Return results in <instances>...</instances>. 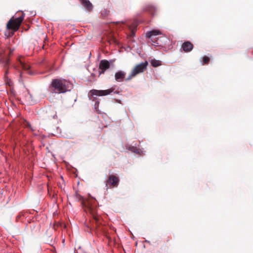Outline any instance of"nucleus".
<instances>
[{"mask_svg":"<svg viewBox=\"0 0 253 253\" xmlns=\"http://www.w3.org/2000/svg\"><path fill=\"white\" fill-rule=\"evenodd\" d=\"M52 93H64L70 91L73 88V84L69 81L63 78L53 79L49 86Z\"/></svg>","mask_w":253,"mask_h":253,"instance_id":"obj_1","label":"nucleus"},{"mask_svg":"<svg viewBox=\"0 0 253 253\" xmlns=\"http://www.w3.org/2000/svg\"><path fill=\"white\" fill-rule=\"evenodd\" d=\"M13 51L14 49H6L5 51H3V54L5 55H10L13 52ZM2 51L3 52V50L1 49V51H0L1 56L0 59V63L1 64V66L4 70L3 80L6 85H8L9 86H11L13 85V83L11 79L8 77V75L9 73L8 69L10 66V59L8 57L2 56Z\"/></svg>","mask_w":253,"mask_h":253,"instance_id":"obj_2","label":"nucleus"},{"mask_svg":"<svg viewBox=\"0 0 253 253\" xmlns=\"http://www.w3.org/2000/svg\"><path fill=\"white\" fill-rule=\"evenodd\" d=\"M115 88L111 87L106 90H97V89H91L88 93V96L90 100L95 102L97 100H99L97 96H106L110 94L112 92H114V94H119L120 92L119 91H114Z\"/></svg>","mask_w":253,"mask_h":253,"instance_id":"obj_3","label":"nucleus"},{"mask_svg":"<svg viewBox=\"0 0 253 253\" xmlns=\"http://www.w3.org/2000/svg\"><path fill=\"white\" fill-rule=\"evenodd\" d=\"M24 16L25 14L23 13L21 16L15 18V19L14 18V17H12L7 24V28L8 29H12L14 30H18L24 19Z\"/></svg>","mask_w":253,"mask_h":253,"instance_id":"obj_4","label":"nucleus"},{"mask_svg":"<svg viewBox=\"0 0 253 253\" xmlns=\"http://www.w3.org/2000/svg\"><path fill=\"white\" fill-rule=\"evenodd\" d=\"M13 67L16 70H19L21 68L23 70L27 71L28 74L31 75L32 74V73L30 71H29V69L30 68V65L25 63V61L22 57H19L18 58L16 63L13 65Z\"/></svg>","mask_w":253,"mask_h":253,"instance_id":"obj_5","label":"nucleus"},{"mask_svg":"<svg viewBox=\"0 0 253 253\" xmlns=\"http://www.w3.org/2000/svg\"><path fill=\"white\" fill-rule=\"evenodd\" d=\"M148 64V62L146 61L144 62H142L137 65L132 70V76H136L138 74L143 72L146 69Z\"/></svg>","mask_w":253,"mask_h":253,"instance_id":"obj_6","label":"nucleus"},{"mask_svg":"<svg viewBox=\"0 0 253 253\" xmlns=\"http://www.w3.org/2000/svg\"><path fill=\"white\" fill-rule=\"evenodd\" d=\"M110 67L109 62L106 60H102L99 64V73L104 74L105 71Z\"/></svg>","mask_w":253,"mask_h":253,"instance_id":"obj_7","label":"nucleus"},{"mask_svg":"<svg viewBox=\"0 0 253 253\" xmlns=\"http://www.w3.org/2000/svg\"><path fill=\"white\" fill-rule=\"evenodd\" d=\"M126 73L123 71H120L116 73L115 75V79L116 81L121 82L124 81L125 76Z\"/></svg>","mask_w":253,"mask_h":253,"instance_id":"obj_8","label":"nucleus"},{"mask_svg":"<svg viewBox=\"0 0 253 253\" xmlns=\"http://www.w3.org/2000/svg\"><path fill=\"white\" fill-rule=\"evenodd\" d=\"M193 48V45L189 41L185 42L182 45V48L185 52H190Z\"/></svg>","mask_w":253,"mask_h":253,"instance_id":"obj_9","label":"nucleus"},{"mask_svg":"<svg viewBox=\"0 0 253 253\" xmlns=\"http://www.w3.org/2000/svg\"><path fill=\"white\" fill-rule=\"evenodd\" d=\"M81 4L84 6L88 11H91L93 9V5L89 0H80Z\"/></svg>","mask_w":253,"mask_h":253,"instance_id":"obj_10","label":"nucleus"},{"mask_svg":"<svg viewBox=\"0 0 253 253\" xmlns=\"http://www.w3.org/2000/svg\"><path fill=\"white\" fill-rule=\"evenodd\" d=\"M108 182L114 186H117L119 183V179L115 175H110L108 179Z\"/></svg>","mask_w":253,"mask_h":253,"instance_id":"obj_11","label":"nucleus"},{"mask_svg":"<svg viewBox=\"0 0 253 253\" xmlns=\"http://www.w3.org/2000/svg\"><path fill=\"white\" fill-rule=\"evenodd\" d=\"M143 10L148 12L151 14L154 15L155 12L157 11V9L155 6L153 5H148L143 8Z\"/></svg>","mask_w":253,"mask_h":253,"instance_id":"obj_12","label":"nucleus"},{"mask_svg":"<svg viewBox=\"0 0 253 253\" xmlns=\"http://www.w3.org/2000/svg\"><path fill=\"white\" fill-rule=\"evenodd\" d=\"M161 34V32L159 30H152L147 32L146 34V37L147 38H150L153 36H157Z\"/></svg>","mask_w":253,"mask_h":253,"instance_id":"obj_13","label":"nucleus"},{"mask_svg":"<svg viewBox=\"0 0 253 253\" xmlns=\"http://www.w3.org/2000/svg\"><path fill=\"white\" fill-rule=\"evenodd\" d=\"M127 149L133 153L139 154L141 150L137 148L136 147L133 146H130L127 147Z\"/></svg>","mask_w":253,"mask_h":253,"instance_id":"obj_14","label":"nucleus"},{"mask_svg":"<svg viewBox=\"0 0 253 253\" xmlns=\"http://www.w3.org/2000/svg\"><path fill=\"white\" fill-rule=\"evenodd\" d=\"M151 64L152 66L154 67H157L161 65L160 62L159 60H152L151 61Z\"/></svg>","mask_w":253,"mask_h":253,"instance_id":"obj_15","label":"nucleus"},{"mask_svg":"<svg viewBox=\"0 0 253 253\" xmlns=\"http://www.w3.org/2000/svg\"><path fill=\"white\" fill-rule=\"evenodd\" d=\"M209 61H210L209 57H208L207 56H204L203 57V60L202 61V65L207 64L209 63Z\"/></svg>","mask_w":253,"mask_h":253,"instance_id":"obj_16","label":"nucleus"},{"mask_svg":"<svg viewBox=\"0 0 253 253\" xmlns=\"http://www.w3.org/2000/svg\"><path fill=\"white\" fill-rule=\"evenodd\" d=\"M92 215L93 219L95 220L96 222H98L99 220V216L97 214H96L94 211H92Z\"/></svg>","mask_w":253,"mask_h":253,"instance_id":"obj_17","label":"nucleus"},{"mask_svg":"<svg viewBox=\"0 0 253 253\" xmlns=\"http://www.w3.org/2000/svg\"><path fill=\"white\" fill-rule=\"evenodd\" d=\"M26 126L27 127L30 128L32 131H34L36 130V127L32 126L29 122L27 123Z\"/></svg>","mask_w":253,"mask_h":253,"instance_id":"obj_18","label":"nucleus"},{"mask_svg":"<svg viewBox=\"0 0 253 253\" xmlns=\"http://www.w3.org/2000/svg\"><path fill=\"white\" fill-rule=\"evenodd\" d=\"M99 100H97L95 102V103H94V109L97 111H98V107H99Z\"/></svg>","mask_w":253,"mask_h":253,"instance_id":"obj_19","label":"nucleus"},{"mask_svg":"<svg viewBox=\"0 0 253 253\" xmlns=\"http://www.w3.org/2000/svg\"><path fill=\"white\" fill-rule=\"evenodd\" d=\"M109 11L107 10V9H105L102 12V15L103 16H106L107 15H108L109 14Z\"/></svg>","mask_w":253,"mask_h":253,"instance_id":"obj_20","label":"nucleus"},{"mask_svg":"<svg viewBox=\"0 0 253 253\" xmlns=\"http://www.w3.org/2000/svg\"><path fill=\"white\" fill-rule=\"evenodd\" d=\"M134 76H132V71H131V74L129 75V76L127 78H126V79H125V80H126V81H129L130 80H131V78H132V77H134Z\"/></svg>","mask_w":253,"mask_h":253,"instance_id":"obj_21","label":"nucleus"},{"mask_svg":"<svg viewBox=\"0 0 253 253\" xmlns=\"http://www.w3.org/2000/svg\"><path fill=\"white\" fill-rule=\"evenodd\" d=\"M137 25H135V27L131 30V36L133 37L135 35V29L136 28Z\"/></svg>","mask_w":253,"mask_h":253,"instance_id":"obj_22","label":"nucleus"},{"mask_svg":"<svg viewBox=\"0 0 253 253\" xmlns=\"http://www.w3.org/2000/svg\"><path fill=\"white\" fill-rule=\"evenodd\" d=\"M20 78H22V73L21 72H20Z\"/></svg>","mask_w":253,"mask_h":253,"instance_id":"obj_23","label":"nucleus"}]
</instances>
